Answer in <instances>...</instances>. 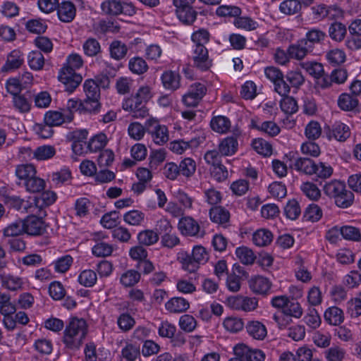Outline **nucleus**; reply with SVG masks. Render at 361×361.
Here are the masks:
<instances>
[{
    "mask_svg": "<svg viewBox=\"0 0 361 361\" xmlns=\"http://www.w3.org/2000/svg\"><path fill=\"white\" fill-rule=\"evenodd\" d=\"M233 352L236 356H244L246 361H264L266 357L262 350L252 349L243 343L237 344Z\"/></svg>",
    "mask_w": 361,
    "mask_h": 361,
    "instance_id": "nucleus-13",
    "label": "nucleus"
},
{
    "mask_svg": "<svg viewBox=\"0 0 361 361\" xmlns=\"http://www.w3.org/2000/svg\"><path fill=\"white\" fill-rule=\"evenodd\" d=\"M86 98L84 99L91 107L94 109V114H97L101 109L99 102L100 90L92 79L85 80L83 85Z\"/></svg>",
    "mask_w": 361,
    "mask_h": 361,
    "instance_id": "nucleus-6",
    "label": "nucleus"
},
{
    "mask_svg": "<svg viewBox=\"0 0 361 361\" xmlns=\"http://www.w3.org/2000/svg\"><path fill=\"white\" fill-rule=\"evenodd\" d=\"M345 185L339 180H331L326 183L324 186V192L330 197H334V200L343 191H345Z\"/></svg>",
    "mask_w": 361,
    "mask_h": 361,
    "instance_id": "nucleus-32",
    "label": "nucleus"
},
{
    "mask_svg": "<svg viewBox=\"0 0 361 361\" xmlns=\"http://www.w3.org/2000/svg\"><path fill=\"white\" fill-rule=\"evenodd\" d=\"M180 174L185 177H190L196 170L195 161L190 158L182 160L178 166Z\"/></svg>",
    "mask_w": 361,
    "mask_h": 361,
    "instance_id": "nucleus-50",
    "label": "nucleus"
},
{
    "mask_svg": "<svg viewBox=\"0 0 361 361\" xmlns=\"http://www.w3.org/2000/svg\"><path fill=\"white\" fill-rule=\"evenodd\" d=\"M59 80L61 82L67 92H72L82 82V76L77 74L71 67H63L58 76Z\"/></svg>",
    "mask_w": 361,
    "mask_h": 361,
    "instance_id": "nucleus-7",
    "label": "nucleus"
},
{
    "mask_svg": "<svg viewBox=\"0 0 361 361\" xmlns=\"http://www.w3.org/2000/svg\"><path fill=\"white\" fill-rule=\"evenodd\" d=\"M56 194L49 190L43 192L39 197H35L30 202V213L38 214V212H41L43 207L53 204L56 200Z\"/></svg>",
    "mask_w": 361,
    "mask_h": 361,
    "instance_id": "nucleus-14",
    "label": "nucleus"
},
{
    "mask_svg": "<svg viewBox=\"0 0 361 361\" xmlns=\"http://www.w3.org/2000/svg\"><path fill=\"white\" fill-rule=\"evenodd\" d=\"M179 326L185 332H192L197 326L195 319L190 314H184L180 317Z\"/></svg>",
    "mask_w": 361,
    "mask_h": 361,
    "instance_id": "nucleus-62",
    "label": "nucleus"
},
{
    "mask_svg": "<svg viewBox=\"0 0 361 361\" xmlns=\"http://www.w3.org/2000/svg\"><path fill=\"white\" fill-rule=\"evenodd\" d=\"M23 63V54L18 50H13L7 57L6 63L2 67V71H10L20 67Z\"/></svg>",
    "mask_w": 361,
    "mask_h": 361,
    "instance_id": "nucleus-27",
    "label": "nucleus"
},
{
    "mask_svg": "<svg viewBox=\"0 0 361 361\" xmlns=\"http://www.w3.org/2000/svg\"><path fill=\"white\" fill-rule=\"evenodd\" d=\"M314 46L307 44L305 39H300L297 43L291 44L288 48V56L291 59L301 60L313 50Z\"/></svg>",
    "mask_w": 361,
    "mask_h": 361,
    "instance_id": "nucleus-16",
    "label": "nucleus"
},
{
    "mask_svg": "<svg viewBox=\"0 0 361 361\" xmlns=\"http://www.w3.org/2000/svg\"><path fill=\"white\" fill-rule=\"evenodd\" d=\"M196 0H173L178 18L184 24L190 25L196 19L197 12L192 5Z\"/></svg>",
    "mask_w": 361,
    "mask_h": 361,
    "instance_id": "nucleus-4",
    "label": "nucleus"
},
{
    "mask_svg": "<svg viewBox=\"0 0 361 361\" xmlns=\"http://www.w3.org/2000/svg\"><path fill=\"white\" fill-rule=\"evenodd\" d=\"M279 9L284 14L294 15L301 10V4L298 0H285L280 4Z\"/></svg>",
    "mask_w": 361,
    "mask_h": 361,
    "instance_id": "nucleus-42",
    "label": "nucleus"
},
{
    "mask_svg": "<svg viewBox=\"0 0 361 361\" xmlns=\"http://www.w3.org/2000/svg\"><path fill=\"white\" fill-rule=\"evenodd\" d=\"M235 254L240 261L244 264H252L256 259L253 251L247 247H240L235 250Z\"/></svg>",
    "mask_w": 361,
    "mask_h": 361,
    "instance_id": "nucleus-40",
    "label": "nucleus"
},
{
    "mask_svg": "<svg viewBox=\"0 0 361 361\" xmlns=\"http://www.w3.org/2000/svg\"><path fill=\"white\" fill-rule=\"evenodd\" d=\"M66 120V116L56 111H49L44 115V123L52 126H58L63 123Z\"/></svg>",
    "mask_w": 361,
    "mask_h": 361,
    "instance_id": "nucleus-43",
    "label": "nucleus"
},
{
    "mask_svg": "<svg viewBox=\"0 0 361 361\" xmlns=\"http://www.w3.org/2000/svg\"><path fill=\"white\" fill-rule=\"evenodd\" d=\"M322 216V212L320 207L315 204H312L306 208L304 212V218L312 222L319 221Z\"/></svg>",
    "mask_w": 361,
    "mask_h": 361,
    "instance_id": "nucleus-61",
    "label": "nucleus"
},
{
    "mask_svg": "<svg viewBox=\"0 0 361 361\" xmlns=\"http://www.w3.org/2000/svg\"><path fill=\"white\" fill-rule=\"evenodd\" d=\"M249 286L254 293L264 295L271 289V283L268 279L257 276L249 281Z\"/></svg>",
    "mask_w": 361,
    "mask_h": 361,
    "instance_id": "nucleus-20",
    "label": "nucleus"
},
{
    "mask_svg": "<svg viewBox=\"0 0 361 361\" xmlns=\"http://www.w3.org/2000/svg\"><path fill=\"white\" fill-rule=\"evenodd\" d=\"M56 154L55 148L51 145L38 147L34 152L33 156L37 160H46L53 157Z\"/></svg>",
    "mask_w": 361,
    "mask_h": 361,
    "instance_id": "nucleus-46",
    "label": "nucleus"
},
{
    "mask_svg": "<svg viewBox=\"0 0 361 361\" xmlns=\"http://www.w3.org/2000/svg\"><path fill=\"white\" fill-rule=\"evenodd\" d=\"M324 319L331 325H339L344 320L343 312L337 307H331L325 311Z\"/></svg>",
    "mask_w": 361,
    "mask_h": 361,
    "instance_id": "nucleus-28",
    "label": "nucleus"
},
{
    "mask_svg": "<svg viewBox=\"0 0 361 361\" xmlns=\"http://www.w3.org/2000/svg\"><path fill=\"white\" fill-rule=\"evenodd\" d=\"M339 233L343 238L349 240L359 241L361 240V233L358 228L350 226H344L341 228Z\"/></svg>",
    "mask_w": 361,
    "mask_h": 361,
    "instance_id": "nucleus-51",
    "label": "nucleus"
},
{
    "mask_svg": "<svg viewBox=\"0 0 361 361\" xmlns=\"http://www.w3.org/2000/svg\"><path fill=\"white\" fill-rule=\"evenodd\" d=\"M246 329L249 335L257 340H263L267 334L265 326L258 321L249 322Z\"/></svg>",
    "mask_w": 361,
    "mask_h": 361,
    "instance_id": "nucleus-26",
    "label": "nucleus"
},
{
    "mask_svg": "<svg viewBox=\"0 0 361 361\" xmlns=\"http://www.w3.org/2000/svg\"><path fill=\"white\" fill-rule=\"evenodd\" d=\"M137 240L140 245L149 246L159 240V235L152 230H145L138 233Z\"/></svg>",
    "mask_w": 361,
    "mask_h": 361,
    "instance_id": "nucleus-37",
    "label": "nucleus"
},
{
    "mask_svg": "<svg viewBox=\"0 0 361 361\" xmlns=\"http://www.w3.org/2000/svg\"><path fill=\"white\" fill-rule=\"evenodd\" d=\"M198 142L196 140H191L185 142L183 140L173 141L170 144V149L177 154H182L186 149L197 146Z\"/></svg>",
    "mask_w": 361,
    "mask_h": 361,
    "instance_id": "nucleus-54",
    "label": "nucleus"
},
{
    "mask_svg": "<svg viewBox=\"0 0 361 361\" xmlns=\"http://www.w3.org/2000/svg\"><path fill=\"white\" fill-rule=\"evenodd\" d=\"M350 135V130L349 127L341 122H336L333 126L331 129L329 128L328 137L331 139L332 137L336 140L343 142L347 140Z\"/></svg>",
    "mask_w": 361,
    "mask_h": 361,
    "instance_id": "nucleus-21",
    "label": "nucleus"
},
{
    "mask_svg": "<svg viewBox=\"0 0 361 361\" xmlns=\"http://www.w3.org/2000/svg\"><path fill=\"white\" fill-rule=\"evenodd\" d=\"M253 149L258 153L263 156H269L272 152L271 145L263 139L255 140L252 142Z\"/></svg>",
    "mask_w": 361,
    "mask_h": 361,
    "instance_id": "nucleus-57",
    "label": "nucleus"
},
{
    "mask_svg": "<svg viewBox=\"0 0 361 361\" xmlns=\"http://www.w3.org/2000/svg\"><path fill=\"white\" fill-rule=\"evenodd\" d=\"M212 129L219 133H225L231 128L230 120L224 116H217L212 118L210 121Z\"/></svg>",
    "mask_w": 361,
    "mask_h": 361,
    "instance_id": "nucleus-31",
    "label": "nucleus"
},
{
    "mask_svg": "<svg viewBox=\"0 0 361 361\" xmlns=\"http://www.w3.org/2000/svg\"><path fill=\"white\" fill-rule=\"evenodd\" d=\"M30 67L35 71L41 70L44 64V58L41 51H32L27 56Z\"/></svg>",
    "mask_w": 361,
    "mask_h": 361,
    "instance_id": "nucleus-45",
    "label": "nucleus"
},
{
    "mask_svg": "<svg viewBox=\"0 0 361 361\" xmlns=\"http://www.w3.org/2000/svg\"><path fill=\"white\" fill-rule=\"evenodd\" d=\"M108 139L104 133H99L94 136L89 141L86 148L91 152L102 150L107 144Z\"/></svg>",
    "mask_w": 361,
    "mask_h": 361,
    "instance_id": "nucleus-35",
    "label": "nucleus"
},
{
    "mask_svg": "<svg viewBox=\"0 0 361 361\" xmlns=\"http://www.w3.org/2000/svg\"><path fill=\"white\" fill-rule=\"evenodd\" d=\"M140 279V274L133 269L128 270L123 273L120 279L122 285L126 287H131L135 285Z\"/></svg>",
    "mask_w": 361,
    "mask_h": 361,
    "instance_id": "nucleus-44",
    "label": "nucleus"
},
{
    "mask_svg": "<svg viewBox=\"0 0 361 361\" xmlns=\"http://www.w3.org/2000/svg\"><path fill=\"white\" fill-rule=\"evenodd\" d=\"M26 190L30 192H39L44 189L45 182L43 179L38 178L36 175L24 182Z\"/></svg>",
    "mask_w": 361,
    "mask_h": 361,
    "instance_id": "nucleus-47",
    "label": "nucleus"
},
{
    "mask_svg": "<svg viewBox=\"0 0 361 361\" xmlns=\"http://www.w3.org/2000/svg\"><path fill=\"white\" fill-rule=\"evenodd\" d=\"M69 114L66 115V121L70 122L73 118V111H78L80 114H94V109L87 102L69 99L66 105Z\"/></svg>",
    "mask_w": 361,
    "mask_h": 361,
    "instance_id": "nucleus-19",
    "label": "nucleus"
},
{
    "mask_svg": "<svg viewBox=\"0 0 361 361\" xmlns=\"http://www.w3.org/2000/svg\"><path fill=\"white\" fill-rule=\"evenodd\" d=\"M209 216L213 222L224 224L228 221L230 214L228 210L221 207H214L210 209Z\"/></svg>",
    "mask_w": 361,
    "mask_h": 361,
    "instance_id": "nucleus-34",
    "label": "nucleus"
},
{
    "mask_svg": "<svg viewBox=\"0 0 361 361\" xmlns=\"http://www.w3.org/2000/svg\"><path fill=\"white\" fill-rule=\"evenodd\" d=\"M338 104L341 109L350 111L357 106L358 100L355 96L344 93L339 97Z\"/></svg>",
    "mask_w": 361,
    "mask_h": 361,
    "instance_id": "nucleus-39",
    "label": "nucleus"
},
{
    "mask_svg": "<svg viewBox=\"0 0 361 361\" xmlns=\"http://www.w3.org/2000/svg\"><path fill=\"white\" fill-rule=\"evenodd\" d=\"M102 11L108 15L117 16L123 13L133 16L135 13V7L132 4L122 3L120 0H109L102 4Z\"/></svg>",
    "mask_w": 361,
    "mask_h": 361,
    "instance_id": "nucleus-5",
    "label": "nucleus"
},
{
    "mask_svg": "<svg viewBox=\"0 0 361 361\" xmlns=\"http://www.w3.org/2000/svg\"><path fill=\"white\" fill-rule=\"evenodd\" d=\"M238 147L236 137L229 136L222 140L219 145V151L223 156H231L234 154Z\"/></svg>",
    "mask_w": 361,
    "mask_h": 361,
    "instance_id": "nucleus-24",
    "label": "nucleus"
},
{
    "mask_svg": "<svg viewBox=\"0 0 361 361\" xmlns=\"http://www.w3.org/2000/svg\"><path fill=\"white\" fill-rule=\"evenodd\" d=\"M348 78V72L344 68L334 69L330 75H326L324 78L320 79L319 87L322 89H326L331 86L333 82L336 84L343 83Z\"/></svg>",
    "mask_w": 361,
    "mask_h": 361,
    "instance_id": "nucleus-15",
    "label": "nucleus"
},
{
    "mask_svg": "<svg viewBox=\"0 0 361 361\" xmlns=\"http://www.w3.org/2000/svg\"><path fill=\"white\" fill-rule=\"evenodd\" d=\"M178 228L183 234L191 236H203L204 232L200 234V228L198 223L192 218L187 216L182 218L178 224Z\"/></svg>",
    "mask_w": 361,
    "mask_h": 361,
    "instance_id": "nucleus-18",
    "label": "nucleus"
},
{
    "mask_svg": "<svg viewBox=\"0 0 361 361\" xmlns=\"http://www.w3.org/2000/svg\"><path fill=\"white\" fill-rule=\"evenodd\" d=\"M109 49L111 56L116 60L122 59L128 52L126 45L118 40L113 41L110 44Z\"/></svg>",
    "mask_w": 361,
    "mask_h": 361,
    "instance_id": "nucleus-36",
    "label": "nucleus"
},
{
    "mask_svg": "<svg viewBox=\"0 0 361 361\" xmlns=\"http://www.w3.org/2000/svg\"><path fill=\"white\" fill-rule=\"evenodd\" d=\"M87 331V324L85 319L72 318L63 332V342L66 347L73 350L79 349Z\"/></svg>",
    "mask_w": 361,
    "mask_h": 361,
    "instance_id": "nucleus-1",
    "label": "nucleus"
},
{
    "mask_svg": "<svg viewBox=\"0 0 361 361\" xmlns=\"http://www.w3.org/2000/svg\"><path fill=\"white\" fill-rule=\"evenodd\" d=\"M178 259L185 270L194 272L198 269L200 263L207 262L208 254L204 247L198 245L194 247L191 255L187 252L181 253Z\"/></svg>",
    "mask_w": 361,
    "mask_h": 361,
    "instance_id": "nucleus-3",
    "label": "nucleus"
},
{
    "mask_svg": "<svg viewBox=\"0 0 361 361\" xmlns=\"http://www.w3.org/2000/svg\"><path fill=\"white\" fill-rule=\"evenodd\" d=\"M147 131L152 134L153 140L157 145H163L169 140V131L165 126L158 124L155 119L147 121Z\"/></svg>",
    "mask_w": 361,
    "mask_h": 361,
    "instance_id": "nucleus-12",
    "label": "nucleus"
},
{
    "mask_svg": "<svg viewBox=\"0 0 361 361\" xmlns=\"http://www.w3.org/2000/svg\"><path fill=\"white\" fill-rule=\"evenodd\" d=\"M16 175L20 180L27 182L36 175V170L32 164H22L17 166Z\"/></svg>",
    "mask_w": 361,
    "mask_h": 361,
    "instance_id": "nucleus-38",
    "label": "nucleus"
},
{
    "mask_svg": "<svg viewBox=\"0 0 361 361\" xmlns=\"http://www.w3.org/2000/svg\"><path fill=\"white\" fill-rule=\"evenodd\" d=\"M296 153L290 152L287 156L292 162L291 166L296 171L302 172L307 175H313L315 172V162L305 157H298Z\"/></svg>",
    "mask_w": 361,
    "mask_h": 361,
    "instance_id": "nucleus-11",
    "label": "nucleus"
},
{
    "mask_svg": "<svg viewBox=\"0 0 361 361\" xmlns=\"http://www.w3.org/2000/svg\"><path fill=\"white\" fill-rule=\"evenodd\" d=\"M287 218L295 220L301 213L300 207L295 200H289L284 208Z\"/></svg>",
    "mask_w": 361,
    "mask_h": 361,
    "instance_id": "nucleus-59",
    "label": "nucleus"
},
{
    "mask_svg": "<svg viewBox=\"0 0 361 361\" xmlns=\"http://www.w3.org/2000/svg\"><path fill=\"white\" fill-rule=\"evenodd\" d=\"M347 34V27L343 23L334 21L331 23L329 27V37L335 42H342Z\"/></svg>",
    "mask_w": 361,
    "mask_h": 361,
    "instance_id": "nucleus-25",
    "label": "nucleus"
},
{
    "mask_svg": "<svg viewBox=\"0 0 361 361\" xmlns=\"http://www.w3.org/2000/svg\"><path fill=\"white\" fill-rule=\"evenodd\" d=\"M83 50L87 56H94L101 51V47L96 39L89 38L83 44Z\"/></svg>",
    "mask_w": 361,
    "mask_h": 361,
    "instance_id": "nucleus-56",
    "label": "nucleus"
},
{
    "mask_svg": "<svg viewBox=\"0 0 361 361\" xmlns=\"http://www.w3.org/2000/svg\"><path fill=\"white\" fill-rule=\"evenodd\" d=\"M166 309L172 313H181L187 311L190 307L189 302L181 297H174L165 305Z\"/></svg>",
    "mask_w": 361,
    "mask_h": 361,
    "instance_id": "nucleus-23",
    "label": "nucleus"
},
{
    "mask_svg": "<svg viewBox=\"0 0 361 361\" xmlns=\"http://www.w3.org/2000/svg\"><path fill=\"white\" fill-rule=\"evenodd\" d=\"M150 98L149 87L142 86L139 88L135 95L125 99L123 103V109L125 111H130L134 118H145L149 114L146 104Z\"/></svg>",
    "mask_w": 361,
    "mask_h": 361,
    "instance_id": "nucleus-2",
    "label": "nucleus"
},
{
    "mask_svg": "<svg viewBox=\"0 0 361 361\" xmlns=\"http://www.w3.org/2000/svg\"><path fill=\"white\" fill-rule=\"evenodd\" d=\"M228 305L235 310L244 312H251L257 307V300L243 295L230 297L228 299Z\"/></svg>",
    "mask_w": 361,
    "mask_h": 361,
    "instance_id": "nucleus-10",
    "label": "nucleus"
},
{
    "mask_svg": "<svg viewBox=\"0 0 361 361\" xmlns=\"http://www.w3.org/2000/svg\"><path fill=\"white\" fill-rule=\"evenodd\" d=\"M322 128L317 121L310 122L305 128V135L309 140H316L321 135Z\"/></svg>",
    "mask_w": 361,
    "mask_h": 361,
    "instance_id": "nucleus-63",
    "label": "nucleus"
},
{
    "mask_svg": "<svg viewBox=\"0 0 361 361\" xmlns=\"http://www.w3.org/2000/svg\"><path fill=\"white\" fill-rule=\"evenodd\" d=\"M140 357V346L127 343L121 350V361H135Z\"/></svg>",
    "mask_w": 361,
    "mask_h": 361,
    "instance_id": "nucleus-29",
    "label": "nucleus"
},
{
    "mask_svg": "<svg viewBox=\"0 0 361 361\" xmlns=\"http://www.w3.org/2000/svg\"><path fill=\"white\" fill-rule=\"evenodd\" d=\"M145 214L138 210H132L123 216L124 221L132 226H138L144 221Z\"/></svg>",
    "mask_w": 361,
    "mask_h": 361,
    "instance_id": "nucleus-58",
    "label": "nucleus"
},
{
    "mask_svg": "<svg viewBox=\"0 0 361 361\" xmlns=\"http://www.w3.org/2000/svg\"><path fill=\"white\" fill-rule=\"evenodd\" d=\"M97 279V274L91 269L82 271L78 277L79 283L85 287L93 286L96 283Z\"/></svg>",
    "mask_w": 361,
    "mask_h": 361,
    "instance_id": "nucleus-49",
    "label": "nucleus"
},
{
    "mask_svg": "<svg viewBox=\"0 0 361 361\" xmlns=\"http://www.w3.org/2000/svg\"><path fill=\"white\" fill-rule=\"evenodd\" d=\"M118 219V213L116 211H113L105 214L102 217L100 222L104 228L111 229L116 226Z\"/></svg>",
    "mask_w": 361,
    "mask_h": 361,
    "instance_id": "nucleus-64",
    "label": "nucleus"
},
{
    "mask_svg": "<svg viewBox=\"0 0 361 361\" xmlns=\"http://www.w3.org/2000/svg\"><path fill=\"white\" fill-rule=\"evenodd\" d=\"M25 233L24 220H18L8 225L4 230L6 236H17Z\"/></svg>",
    "mask_w": 361,
    "mask_h": 361,
    "instance_id": "nucleus-48",
    "label": "nucleus"
},
{
    "mask_svg": "<svg viewBox=\"0 0 361 361\" xmlns=\"http://www.w3.org/2000/svg\"><path fill=\"white\" fill-rule=\"evenodd\" d=\"M192 59L193 66L202 71H207L212 65L208 50L205 46H195L192 51Z\"/></svg>",
    "mask_w": 361,
    "mask_h": 361,
    "instance_id": "nucleus-8",
    "label": "nucleus"
},
{
    "mask_svg": "<svg viewBox=\"0 0 361 361\" xmlns=\"http://www.w3.org/2000/svg\"><path fill=\"white\" fill-rule=\"evenodd\" d=\"M129 69L134 73L141 75L148 69L146 61L141 57L135 56L130 59L128 63Z\"/></svg>",
    "mask_w": 361,
    "mask_h": 361,
    "instance_id": "nucleus-41",
    "label": "nucleus"
},
{
    "mask_svg": "<svg viewBox=\"0 0 361 361\" xmlns=\"http://www.w3.org/2000/svg\"><path fill=\"white\" fill-rule=\"evenodd\" d=\"M334 200L338 207L348 208L353 203L354 194L351 191L345 189V191H343L340 193Z\"/></svg>",
    "mask_w": 361,
    "mask_h": 361,
    "instance_id": "nucleus-52",
    "label": "nucleus"
},
{
    "mask_svg": "<svg viewBox=\"0 0 361 361\" xmlns=\"http://www.w3.org/2000/svg\"><path fill=\"white\" fill-rule=\"evenodd\" d=\"M326 37V35L324 32L319 29H312L306 33L305 38L302 39H305L307 44L313 46L314 44L324 41Z\"/></svg>",
    "mask_w": 361,
    "mask_h": 361,
    "instance_id": "nucleus-53",
    "label": "nucleus"
},
{
    "mask_svg": "<svg viewBox=\"0 0 361 361\" xmlns=\"http://www.w3.org/2000/svg\"><path fill=\"white\" fill-rule=\"evenodd\" d=\"M300 188L303 193L310 200H316L320 197V190L313 183H304L302 184Z\"/></svg>",
    "mask_w": 361,
    "mask_h": 361,
    "instance_id": "nucleus-60",
    "label": "nucleus"
},
{
    "mask_svg": "<svg viewBox=\"0 0 361 361\" xmlns=\"http://www.w3.org/2000/svg\"><path fill=\"white\" fill-rule=\"evenodd\" d=\"M301 67L310 75L317 79V85L319 86L320 79L326 75L324 73L323 65L316 61H306L301 63Z\"/></svg>",
    "mask_w": 361,
    "mask_h": 361,
    "instance_id": "nucleus-22",
    "label": "nucleus"
},
{
    "mask_svg": "<svg viewBox=\"0 0 361 361\" xmlns=\"http://www.w3.org/2000/svg\"><path fill=\"white\" fill-rule=\"evenodd\" d=\"M76 14L75 4L70 1H63L58 4L57 15L59 20L63 23L72 22Z\"/></svg>",
    "mask_w": 361,
    "mask_h": 361,
    "instance_id": "nucleus-17",
    "label": "nucleus"
},
{
    "mask_svg": "<svg viewBox=\"0 0 361 361\" xmlns=\"http://www.w3.org/2000/svg\"><path fill=\"white\" fill-rule=\"evenodd\" d=\"M273 239L272 233L267 229L262 228L254 233L253 243L259 247L267 246L271 243Z\"/></svg>",
    "mask_w": 361,
    "mask_h": 361,
    "instance_id": "nucleus-33",
    "label": "nucleus"
},
{
    "mask_svg": "<svg viewBox=\"0 0 361 361\" xmlns=\"http://www.w3.org/2000/svg\"><path fill=\"white\" fill-rule=\"evenodd\" d=\"M180 76L178 73L169 71L162 74L161 80L165 88L176 90L180 87Z\"/></svg>",
    "mask_w": 361,
    "mask_h": 361,
    "instance_id": "nucleus-30",
    "label": "nucleus"
},
{
    "mask_svg": "<svg viewBox=\"0 0 361 361\" xmlns=\"http://www.w3.org/2000/svg\"><path fill=\"white\" fill-rule=\"evenodd\" d=\"M281 110L287 114H293L298 109L296 100L290 96L284 97L280 102Z\"/></svg>",
    "mask_w": 361,
    "mask_h": 361,
    "instance_id": "nucleus-55",
    "label": "nucleus"
},
{
    "mask_svg": "<svg viewBox=\"0 0 361 361\" xmlns=\"http://www.w3.org/2000/svg\"><path fill=\"white\" fill-rule=\"evenodd\" d=\"M41 212H38V214L32 213L33 214L24 219L25 233L30 235H41L45 232V223L41 217L37 216Z\"/></svg>",
    "mask_w": 361,
    "mask_h": 361,
    "instance_id": "nucleus-9",
    "label": "nucleus"
}]
</instances>
